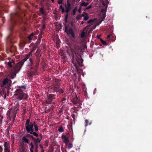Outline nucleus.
Returning a JSON list of instances; mask_svg holds the SVG:
<instances>
[{
    "mask_svg": "<svg viewBox=\"0 0 152 152\" xmlns=\"http://www.w3.org/2000/svg\"><path fill=\"white\" fill-rule=\"evenodd\" d=\"M54 96V95L53 94H50L49 95L48 97L49 99H50V100H51L53 99L52 98Z\"/></svg>",
    "mask_w": 152,
    "mask_h": 152,
    "instance_id": "a878e982",
    "label": "nucleus"
},
{
    "mask_svg": "<svg viewBox=\"0 0 152 152\" xmlns=\"http://www.w3.org/2000/svg\"><path fill=\"white\" fill-rule=\"evenodd\" d=\"M60 8L61 10V12L64 13L65 12V10L64 8L63 7L62 5H61L60 7Z\"/></svg>",
    "mask_w": 152,
    "mask_h": 152,
    "instance_id": "b1692460",
    "label": "nucleus"
},
{
    "mask_svg": "<svg viewBox=\"0 0 152 152\" xmlns=\"http://www.w3.org/2000/svg\"><path fill=\"white\" fill-rule=\"evenodd\" d=\"M53 2L54 1V0H51Z\"/></svg>",
    "mask_w": 152,
    "mask_h": 152,
    "instance_id": "49530a36",
    "label": "nucleus"
},
{
    "mask_svg": "<svg viewBox=\"0 0 152 152\" xmlns=\"http://www.w3.org/2000/svg\"><path fill=\"white\" fill-rule=\"evenodd\" d=\"M85 16L84 17L83 20H87L89 18V16L87 13H85Z\"/></svg>",
    "mask_w": 152,
    "mask_h": 152,
    "instance_id": "aec40b11",
    "label": "nucleus"
},
{
    "mask_svg": "<svg viewBox=\"0 0 152 152\" xmlns=\"http://www.w3.org/2000/svg\"><path fill=\"white\" fill-rule=\"evenodd\" d=\"M3 149L0 146V152H2Z\"/></svg>",
    "mask_w": 152,
    "mask_h": 152,
    "instance_id": "ea45409f",
    "label": "nucleus"
},
{
    "mask_svg": "<svg viewBox=\"0 0 152 152\" xmlns=\"http://www.w3.org/2000/svg\"><path fill=\"white\" fill-rule=\"evenodd\" d=\"M111 36V35H108L107 36V39L109 40V39H110V37Z\"/></svg>",
    "mask_w": 152,
    "mask_h": 152,
    "instance_id": "58836bf2",
    "label": "nucleus"
},
{
    "mask_svg": "<svg viewBox=\"0 0 152 152\" xmlns=\"http://www.w3.org/2000/svg\"><path fill=\"white\" fill-rule=\"evenodd\" d=\"M41 152H44V151H41Z\"/></svg>",
    "mask_w": 152,
    "mask_h": 152,
    "instance_id": "09e8293b",
    "label": "nucleus"
},
{
    "mask_svg": "<svg viewBox=\"0 0 152 152\" xmlns=\"http://www.w3.org/2000/svg\"><path fill=\"white\" fill-rule=\"evenodd\" d=\"M62 138L65 144H67L69 142V139L65 135H62Z\"/></svg>",
    "mask_w": 152,
    "mask_h": 152,
    "instance_id": "9b49d317",
    "label": "nucleus"
},
{
    "mask_svg": "<svg viewBox=\"0 0 152 152\" xmlns=\"http://www.w3.org/2000/svg\"><path fill=\"white\" fill-rule=\"evenodd\" d=\"M8 82V79L7 78L4 79L3 81V84L1 85V86H4Z\"/></svg>",
    "mask_w": 152,
    "mask_h": 152,
    "instance_id": "a211bd4d",
    "label": "nucleus"
},
{
    "mask_svg": "<svg viewBox=\"0 0 152 152\" xmlns=\"http://www.w3.org/2000/svg\"><path fill=\"white\" fill-rule=\"evenodd\" d=\"M77 10V8L75 7L72 10V14L73 15H75V14L76 11Z\"/></svg>",
    "mask_w": 152,
    "mask_h": 152,
    "instance_id": "bb28decb",
    "label": "nucleus"
},
{
    "mask_svg": "<svg viewBox=\"0 0 152 152\" xmlns=\"http://www.w3.org/2000/svg\"><path fill=\"white\" fill-rule=\"evenodd\" d=\"M88 121L87 120H85V124H86V126H87L88 125Z\"/></svg>",
    "mask_w": 152,
    "mask_h": 152,
    "instance_id": "473e14b6",
    "label": "nucleus"
},
{
    "mask_svg": "<svg viewBox=\"0 0 152 152\" xmlns=\"http://www.w3.org/2000/svg\"><path fill=\"white\" fill-rule=\"evenodd\" d=\"M53 91H56V92H59V93H61L63 92V91L61 89H59L58 87L55 88L54 89Z\"/></svg>",
    "mask_w": 152,
    "mask_h": 152,
    "instance_id": "2eb2a0df",
    "label": "nucleus"
},
{
    "mask_svg": "<svg viewBox=\"0 0 152 152\" xmlns=\"http://www.w3.org/2000/svg\"><path fill=\"white\" fill-rule=\"evenodd\" d=\"M89 4V3L88 2H85L84 1H82L80 5V10L81 9V7H86Z\"/></svg>",
    "mask_w": 152,
    "mask_h": 152,
    "instance_id": "9d476101",
    "label": "nucleus"
},
{
    "mask_svg": "<svg viewBox=\"0 0 152 152\" xmlns=\"http://www.w3.org/2000/svg\"><path fill=\"white\" fill-rule=\"evenodd\" d=\"M101 41L103 44H104V45L106 44V42L105 41H104L102 40H101Z\"/></svg>",
    "mask_w": 152,
    "mask_h": 152,
    "instance_id": "e433bc0d",
    "label": "nucleus"
},
{
    "mask_svg": "<svg viewBox=\"0 0 152 152\" xmlns=\"http://www.w3.org/2000/svg\"><path fill=\"white\" fill-rule=\"evenodd\" d=\"M59 54L63 58H65L66 56L65 55V52L63 50H61L59 51Z\"/></svg>",
    "mask_w": 152,
    "mask_h": 152,
    "instance_id": "f8f14e48",
    "label": "nucleus"
},
{
    "mask_svg": "<svg viewBox=\"0 0 152 152\" xmlns=\"http://www.w3.org/2000/svg\"><path fill=\"white\" fill-rule=\"evenodd\" d=\"M4 145L5 148L4 150L5 152H10V146L9 144L7 142H4Z\"/></svg>",
    "mask_w": 152,
    "mask_h": 152,
    "instance_id": "0eeeda50",
    "label": "nucleus"
},
{
    "mask_svg": "<svg viewBox=\"0 0 152 152\" xmlns=\"http://www.w3.org/2000/svg\"><path fill=\"white\" fill-rule=\"evenodd\" d=\"M40 49H38L36 51V55L37 56H38L37 53H39L40 52Z\"/></svg>",
    "mask_w": 152,
    "mask_h": 152,
    "instance_id": "2f4dec72",
    "label": "nucleus"
},
{
    "mask_svg": "<svg viewBox=\"0 0 152 152\" xmlns=\"http://www.w3.org/2000/svg\"><path fill=\"white\" fill-rule=\"evenodd\" d=\"M67 4L65 5L66 8L65 12L66 13H67L69 11L71 8L70 4L68 0L67 1Z\"/></svg>",
    "mask_w": 152,
    "mask_h": 152,
    "instance_id": "6e6552de",
    "label": "nucleus"
},
{
    "mask_svg": "<svg viewBox=\"0 0 152 152\" xmlns=\"http://www.w3.org/2000/svg\"><path fill=\"white\" fill-rule=\"evenodd\" d=\"M35 140L37 142H39L40 141V140L38 138H36L35 139Z\"/></svg>",
    "mask_w": 152,
    "mask_h": 152,
    "instance_id": "c9c22d12",
    "label": "nucleus"
},
{
    "mask_svg": "<svg viewBox=\"0 0 152 152\" xmlns=\"http://www.w3.org/2000/svg\"><path fill=\"white\" fill-rule=\"evenodd\" d=\"M91 124V123H90L89 124V125H90Z\"/></svg>",
    "mask_w": 152,
    "mask_h": 152,
    "instance_id": "3c124183",
    "label": "nucleus"
},
{
    "mask_svg": "<svg viewBox=\"0 0 152 152\" xmlns=\"http://www.w3.org/2000/svg\"><path fill=\"white\" fill-rule=\"evenodd\" d=\"M88 26H87L83 30V31H82V33H81V37H84L85 36L86 32H85V30L87 28Z\"/></svg>",
    "mask_w": 152,
    "mask_h": 152,
    "instance_id": "dca6fc26",
    "label": "nucleus"
},
{
    "mask_svg": "<svg viewBox=\"0 0 152 152\" xmlns=\"http://www.w3.org/2000/svg\"><path fill=\"white\" fill-rule=\"evenodd\" d=\"M108 3V0H107L105 2L104 1H103L102 3V5L104 6V8L102 10L101 12L103 14L104 17H105V15L106 14V10L107 7V4Z\"/></svg>",
    "mask_w": 152,
    "mask_h": 152,
    "instance_id": "39448f33",
    "label": "nucleus"
},
{
    "mask_svg": "<svg viewBox=\"0 0 152 152\" xmlns=\"http://www.w3.org/2000/svg\"><path fill=\"white\" fill-rule=\"evenodd\" d=\"M74 48L75 50L72 49L71 52L73 54L74 53L76 54L78 52V50L79 49V48L78 46L75 45L74 46Z\"/></svg>",
    "mask_w": 152,
    "mask_h": 152,
    "instance_id": "1a4fd4ad",
    "label": "nucleus"
},
{
    "mask_svg": "<svg viewBox=\"0 0 152 152\" xmlns=\"http://www.w3.org/2000/svg\"><path fill=\"white\" fill-rule=\"evenodd\" d=\"M65 32L68 34H70L74 38L75 37V36L74 34L73 31L72 29L70 28L68 30V27L67 26H66L65 28Z\"/></svg>",
    "mask_w": 152,
    "mask_h": 152,
    "instance_id": "423d86ee",
    "label": "nucleus"
},
{
    "mask_svg": "<svg viewBox=\"0 0 152 152\" xmlns=\"http://www.w3.org/2000/svg\"><path fill=\"white\" fill-rule=\"evenodd\" d=\"M92 7V5H91L86 8V10H88L90 9Z\"/></svg>",
    "mask_w": 152,
    "mask_h": 152,
    "instance_id": "4c0bfd02",
    "label": "nucleus"
},
{
    "mask_svg": "<svg viewBox=\"0 0 152 152\" xmlns=\"http://www.w3.org/2000/svg\"><path fill=\"white\" fill-rule=\"evenodd\" d=\"M31 148H30V151L31 152H33V148L34 146L32 143H31L30 144Z\"/></svg>",
    "mask_w": 152,
    "mask_h": 152,
    "instance_id": "4be33fe9",
    "label": "nucleus"
},
{
    "mask_svg": "<svg viewBox=\"0 0 152 152\" xmlns=\"http://www.w3.org/2000/svg\"><path fill=\"white\" fill-rule=\"evenodd\" d=\"M84 23V22L83 21H82L81 22V24H83Z\"/></svg>",
    "mask_w": 152,
    "mask_h": 152,
    "instance_id": "c03bdc74",
    "label": "nucleus"
},
{
    "mask_svg": "<svg viewBox=\"0 0 152 152\" xmlns=\"http://www.w3.org/2000/svg\"><path fill=\"white\" fill-rule=\"evenodd\" d=\"M62 0H58V3L59 4H61L62 3Z\"/></svg>",
    "mask_w": 152,
    "mask_h": 152,
    "instance_id": "72a5a7b5",
    "label": "nucleus"
},
{
    "mask_svg": "<svg viewBox=\"0 0 152 152\" xmlns=\"http://www.w3.org/2000/svg\"><path fill=\"white\" fill-rule=\"evenodd\" d=\"M23 44H21V46H22L23 45Z\"/></svg>",
    "mask_w": 152,
    "mask_h": 152,
    "instance_id": "de8ad7c7",
    "label": "nucleus"
},
{
    "mask_svg": "<svg viewBox=\"0 0 152 152\" xmlns=\"http://www.w3.org/2000/svg\"><path fill=\"white\" fill-rule=\"evenodd\" d=\"M15 75L16 74L15 72H10L9 76L10 78L12 79L15 76Z\"/></svg>",
    "mask_w": 152,
    "mask_h": 152,
    "instance_id": "ddd939ff",
    "label": "nucleus"
},
{
    "mask_svg": "<svg viewBox=\"0 0 152 152\" xmlns=\"http://www.w3.org/2000/svg\"><path fill=\"white\" fill-rule=\"evenodd\" d=\"M34 129L36 131H37L38 130V127L36 126V125H34Z\"/></svg>",
    "mask_w": 152,
    "mask_h": 152,
    "instance_id": "c85d7f7f",
    "label": "nucleus"
},
{
    "mask_svg": "<svg viewBox=\"0 0 152 152\" xmlns=\"http://www.w3.org/2000/svg\"><path fill=\"white\" fill-rule=\"evenodd\" d=\"M14 97L17 100H20L23 99H26L27 95L23 93L20 89H18L16 91V94L14 95Z\"/></svg>",
    "mask_w": 152,
    "mask_h": 152,
    "instance_id": "f03ea898",
    "label": "nucleus"
},
{
    "mask_svg": "<svg viewBox=\"0 0 152 152\" xmlns=\"http://www.w3.org/2000/svg\"><path fill=\"white\" fill-rule=\"evenodd\" d=\"M45 28V26L44 25H43V29H44Z\"/></svg>",
    "mask_w": 152,
    "mask_h": 152,
    "instance_id": "a18cd8bd",
    "label": "nucleus"
},
{
    "mask_svg": "<svg viewBox=\"0 0 152 152\" xmlns=\"http://www.w3.org/2000/svg\"><path fill=\"white\" fill-rule=\"evenodd\" d=\"M22 139L24 142L28 143V140L27 139L26 136H24L22 138Z\"/></svg>",
    "mask_w": 152,
    "mask_h": 152,
    "instance_id": "6ab92c4d",
    "label": "nucleus"
},
{
    "mask_svg": "<svg viewBox=\"0 0 152 152\" xmlns=\"http://www.w3.org/2000/svg\"><path fill=\"white\" fill-rule=\"evenodd\" d=\"M14 64V61L13 60H11L9 61L8 63V66L11 67L12 66L13 64Z\"/></svg>",
    "mask_w": 152,
    "mask_h": 152,
    "instance_id": "f3484780",
    "label": "nucleus"
},
{
    "mask_svg": "<svg viewBox=\"0 0 152 152\" xmlns=\"http://www.w3.org/2000/svg\"><path fill=\"white\" fill-rule=\"evenodd\" d=\"M40 12L42 13V14H43L44 12V10H43V9L42 8H41L40 9Z\"/></svg>",
    "mask_w": 152,
    "mask_h": 152,
    "instance_id": "7c9ffc66",
    "label": "nucleus"
},
{
    "mask_svg": "<svg viewBox=\"0 0 152 152\" xmlns=\"http://www.w3.org/2000/svg\"><path fill=\"white\" fill-rule=\"evenodd\" d=\"M33 134L36 136H38V134H37L35 132H33Z\"/></svg>",
    "mask_w": 152,
    "mask_h": 152,
    "instance_id": "f704fd0d",
    "label": "nucleus"
},
{
    "mask_svg": "<svg viewBox=\"0 0 152 152\" xmlns=\"http://www.w3.org/2000/svg\"><path fill=\"white\" fill-rule=\"evenodd\" d=\"M81 10H80V7H79V9L78 10V12L80 13L81 12Z\"/></svg>",
    "mask_w": 152,
    "mask_h": 152,
    "instance_id": "a19ab883",
    "label": "nucleus"
},
{
    "mask_svg": "<svg viewBox=\"0 0 152 152\" xmlns=\"http://www.w3.org/2000/svg\"><path fill=\"white\" fill-rule=\"evenodd\" d=\"M30 121L27 120L26 123V129L27 132L31 134L33 131V124L31 123H29Z\"/></svg>",
    "mask_w": 152,
    "mask_h": 152,
    "instance_id": "7ed1b4c3",
    "label": "nucleus"
},
{
    "mask_svg": "<svg viewBox=\"0 0 152 152\" xmlns=\"http://www.w3.org/2000/svg\"><path fill=\"white\" fill-rule=\"evenodd\" d=\"M86 0L87 1H89V0Z\"/></svg>",
    "mask_w": 152,
    "mask_h": 152,
    "instance_id": "8fccbe9b",
    "label": "nucleus"
},
{
    "mask_svg": "<svg viewBox=\"0 0 152 152\" xmlns=\"http://www.w3.org/2000/svg\"><path fill=\"white\" fill-rule=\"evenodd\" d=\"M34 34L33 33H31L29 36L28 37V39L29 40H31L32 39V37L34 36Z\"/></svg>",
    "mask_w": 152,
    "mask_h": 152,
    "instance_id": "5701e85b",
    "label": "nucleus"
},
{
    "mask_svg": "<svg viewBox=\"0 0 152 152\" xmlns=\"http://www.w3.org/2000/svg\"><path fill=\"white\" fill-rule=\"evenodd\" d=\"M39 146L41 148H43V146L42 145H40Z\"/></svg>",
    "mask_w": 152,
    "mask_h": 152,
    "instance_id": "79ce46f5",
    "label": "nucleus"
},
{
    "mask_svg": "<svg viewBox=\"0 0 152 152\" xmlns=\"http://www.w3.org/2000/svg\"><path fill=\"white\" fill-rule=\"evenodd\" d=\"M96 19H91L90 20H89L88 22V23L90 24H92L95 21V20Z\"/></svg>",
    "mask_w": 152,
    "mask_h": 152,
    "instance_id": "412c9836",
    "label": "nucleus"
},
{
    "mask_svg": "<svg viewBox=\"0 0 152 152\" xmlns=\"http://www.w3.org/2000/svg\"><path fill=\"white\" fill-rule=\"evenodd\" d=\"M83 62V60L81 58L77 57L76 58H75V56H73L72 62L76 67L77 66V64L80 65Z\"/></svg>",
    "mask_w": 152,
    "mask_h": 152,
    "instance_id": "20e7f679",
    "label": "nucleus"
},
{
    "mask_svg": "<svg viewBox=\"0 0 152 152\" xmlns=\"http://www.w3.org/2000/svg\"><path fill=\"white\" fill-rule=\"evenodd\" d=\"M66 146H67L69 148H72V145L71 143H69L68 145H67Z\"/></svg>",
    "mask_w": 152,
    "mask_h": 152,
    "instance_id": "393cba45",
    "label": "nucleus"
},
{
    "mask_svg": "<svg viewBox=\"0 0 152 152\" xmlns=\"http://www.w3.org/2000/svg\"><path fill=\"white\" fill-rule=\"evenodd\" d=\"M81 16L79 15H78L76 17V19L77 20H79Z\"/></svg>",
    "mask_w": 152,
    "mask_h": 152,
    "instance_id": "c756f323",
    "label": "nucleus"
},
{
    "mask_svg": "<svg viewBox=\"0 0 152 152\" xmlns=\"http://www.w3.org/2000/svg\"><path fill=\"white\" fill-rule=\"evenodd\" d=\"M20 152H26L27 151V149L25 148L23 145H21L20 146Z\"/></svg>",
    "mask_w": 152,
    "mask_h": 152,
    "instance_id": "4468645a",
    "label": "nucleus"
},
{
    "mask_svg": "<svg viewBox=\"0 0 152 152\" xmlns=\"http://www.w3.org/2000/svg\"><path fill=\"white\" fill-rule=\"evenodd\" d=\"M82 17H84L85 16V15H84V14H82Z\"/></svg>",
    "mask_w": 152,
    "mask_h": 152,
    "instance_id": "37998d69",
    "label": "nucleus"
},
{
    "mask_svg": "<svg viewBox=\"0 0 152 152\" xmlns=\"http://www.w3.org/2000/svg\"><path fill=\"white\" fill-rule=\"evenodd\" d=\"M34 50V49L30 52L28 55H26L25 58L23 60L21 61L17 64L15 68V72L17 73L19 71L20 68H21L24 62L26 61V60L28 58H29V63L28 64V66H30L31 64V60L30 58H29V57L31 55L32 52Z\"/></svg>",
    "mask_w": 152,
    "mask_h": 152,
    "instance_id": "f257e3e1",
    "label": "nucleus"
},
{
    "mask_svg": "<svg viewBox=\"0 0 152 152\" xmlns=\"http://www.w3.org/2000/svg\"><path fill=\"white\" fill-rule=\"evenodd\" d=\"M58 130L59 132H62L64 130H63V128L62 127H61L59 128L58 129Z\"/></svg>",
    "mask_w": 152,
    "mask_h": 152,
    "instance_id": "cd10ccee",
    "label": "nucleus"
}]
</instances>
